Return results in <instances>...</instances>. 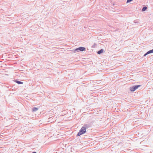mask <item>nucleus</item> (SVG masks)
<instances>
[{
    "label": "nucleus",
    "instance_id": "obj_1",
    "mask_svg": "<svg viewBox=\"0 0 153 153\" xmlns=\"http://www.w3.org/2000/svg\"><path fill=\"white\" fill-rule=\"evenodd\" d=\"M86 132V128L82 127L81 129L79 130V132L78 133L77 135L78 136H80V135L85 133Z\"/></svg>",
    "mask_w": 153,
    "mask_h": 153
},
{
    "label": "nucleus",
    "instance_id": "obj_2",
    "mask_svg": "<svg viewBox=\"0 0 153 153\" xmlns=\"http://www.w3.org/2000/svg\"><path fill=\"white\" fill-rule=\"evenodd\" d=\"M140 85L134 86L130 88V90L131 91H134L136 89H137L138 87H140Z\"/></svg>",
    "mask_w": 153,
    "mask_h": 153
},
{
    "label": "nucleus",
    "instance_id": "obj_3",
    "mask_svg": "<svg viewBox=\"0 0 153 153\" xmlns=\"http://www.w3.org/2000/svg\"><path fill=\"white\" fill-rule=\"evenodd\" d=\"M85 48L84 47H81L76 49L75 50V51H78L79 50L81 51H85Z\"/></svg>",
    "mask_w": 153,
    "mask_h": 153
},
{
    "label": "nucleus",
    "instance_id": "obj_4",
    "mask_svg": "<svg viewBox=\"0 0 153 153\" xmlns=\"http://www.w3.org/2000/svg\"><path fill=\"white\" fill-rule=\"evenodd\" d=\"M153 53V49L152 50H150L149 51L147 52L146 54H145L144 55V56H145L146 55H147L149 53Z\"/></svg>",
    "mask_w": 153,
    "mask_h": 153
},
{
    "label": "nucleus",
    "instance_id": "obj_5",
    "mask_svg": "<svg viewBox=\"0 0 153 153\" xmlns=\"http://www.w3.org/2000/svg\"><path fill=\"white\" fill-rule=\"evenodd\" d=\"M103 52V49H101V50H100L98 52H97V53L98 54H100L101 53H102Z\"/></svg>",
    "mask_w": 153,
    "mask_h": 153
},
{
    "label": "nucleus",
    "instance_id": "obj_6",
    "mask_svg": "<svg viewBox=\"0 0 153 153\" xmlns=\"http://www.w3.org/2000/svg\"><path fill=\"white\" fill-rule=\"evenodd\" d=\"M38 108H36L34 107L33 108V111H36L38 110Z\"/></svg>",
    "mask_w": 153,
    "mask_h": 153
},
{
    "label": "nucleus",
    "instance_id": "obj_7",
    "mask_svg": "<svg viewBox=\"0 0 153 153\" xmlns=\"http://www.w3.org/2000/svg\"><path fill=\"white\" fill-rule=\"evenodd\" d=\"M147 7H144L143 9H142V11H145L146 9H147Z\"/></svg>",
    "mask_w": 153,
    "mask_h": 153
},
{
    "label": "nucleus",
    "instance_id": "obj_8",
    "mask_svg": "<svg viewBox=\"0 0 153 153\" xmlns=\"http://www.w3.org/2000/svg\"><path fill=\"white\" fill-rule=\"evenodd\" d=\"M18 84H22L23 83V82H20L19 81H17L16 82Z\"/></svg>",
    "mask_w": 153,
    "mask_h": 153
},
{
    "label": "nucleus",
    "instance_id": "obj_9",
    "mask_svg": "<svg viewBox=\"0 0 153 153\" xmlns=\"http://www.w3.org/2000/svg\"><path fill=\"white\" fill-rule=\"evenodd\" d=\"M133 0H127V3H129L131 1H132Z\"/></svg>",
    "mask_w": 153,
    "mask_h": 153
},
{
    "label": "nucleus",
    "instance_id": "obj_10",
    "mask_svg": "<svg viewBox=\"0 0 153 153\" xmlns=\"http://www.w3.org/2000/svg\"><path fill=\"white\" fill-rule=\"evenodd\" d=\"M32 153H36V152H33Z\"/></svg>",
    "mask_w": 153,
    "mask_h": 153
}]
</instances>
